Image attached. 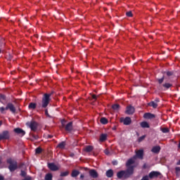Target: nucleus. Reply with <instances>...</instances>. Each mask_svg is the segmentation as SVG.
<instances>
[{"label":"nucleus","instance_id":"1","mask_svg":"<svg viewBox=\"0 0 180 180\" xmlns=\"http://www.w3.org/2000/svg\"><path fill=\"white\" fill-rule=\"evenodd\" d=\"M135 162L136 156L129 159L126 162L127 169L121 170L117 173L118 179H129V178H131L134 174V169L136 168V165H133Z\"/></svg>","mask_w":180,"mask_h":180},{"label":"nucleus","instance_id":"3","mask_svg":"<svg viewBox=\"0 0 180 180\" xmlns=\"http://www.w3.org/2000/svg\"><path fill=\"white\" fill-rule=\"evenodd\" d=\"M7 164H9L8 168L10 172H15L18 169V162L12 159L7 160Z\"/></svg>","mask_w":180,"mask_h":180},{"label":"nucleus","instance_id":"43","mask_svg":"<svg viewBox=\"0 0 180 180\" xmlns=\"http://www.w3.org/2000/svg\"><path fill=\"white\" fill-rule=\"evenodd\" d=\"M175 171H176V172H180V167H175Z\"/></svg>","mask_w":180,"mask_h":180},{"label":"nucleus","instance_id":"49","mask_svg":"<svg viewBox=\"0 0 180 180\" xmlns=\"http://www.w3.org/2000/svg\"><path fill=\"white\" fill-rule=\"evenodd\" d=\"M74 153H71L70 155V157H74Z\"/></svg>","mask_w":180,"mask_h":180},{"label":"nucleus","instance_id":"32","mask_svg":"<svg viewBox=\"0 0 180 180\" xmlns=\"http://www.w3.org/2000/svg\"><path fill=\"white\" fill-rule=\"evenodd\" d=\"M146 135H143L142 136H140L138 139V142L139 143H141V141H143L144 140V139H146Z\"/></svg>","mask_w":180,"mask_h":180},{"label":"nucleus","instance_id":"12","mask_svg":"<svg viewBox=\"0 0 180 180\" xmlns=\"http://www.w3.org/2000/svg\"><path fill=\"white\" fill-rule=\"evenodd\" d=\"M136 155L139 160H143L144 158V150L143 149L139 150L136 151Z\"/></svg>","mask_w":180,"mask_h":180},{"label":"nucleus","instance_id":"51","mask_svg":"<svg viewBox=\"0 0 180 180\" xmlns=\"http://www.w3.org/2000/svg\"><path fill=\"white\" fill-rule=\"evenodd\" d=\"M2 126V121H0V127Z\"/></svg>","mask_w":180,"mask_h":180},{"label":"nucleus","instance_id":"34","mask_svg":"<svg viewBox=\"0 0 180 180\" xmlns=\"http://www.w3.org/2000/svg\"><path fill=\"white\" fill-rule=\"evenodd\" d=\"M164 79H165L164 76L160 79H158V84H160V85H161V84H162V82H164Z\"/></svg>","mask_w":180,"mask_h":180},{"label":"nucleus","instance_id":"11","mask_svg":"<svg viewBox=\"0 0 180 180\" xmlns=\"http://www.w3.org/2000/svg\"><path fill=\"white\" fill-rule=\"evenodd\" d=\"M89 176L94 179H96V178H98V176H99L98 172H96V170H95L94 169H90L89 172Z\"/></svg>","mask_w":180,"mask_h":180},{"label":"nucleus","instance_id":"30","mask_svg":"<svg viewBox=\"0 0 180 180\" xmlns=\"http://www.w3.org/2000/svg\"><path fill=\"white\" fill-rule=\"evenodd\" d=\"M98 98H99L98 96H96L95 94H92L91 98H90V101L94 100V101H98Z\"/></svg>","mask_w":180,"mask_h":180},{"label":"nucleus","instance_id":"20","mask_svg":"<svg viewBox=\"0 0 180 180\" xmlns=\"http://www.w3.org/2000/svg\"><path fill=\"white\" fill-rule=\"evenodd\" d=\"M78 175H79V172L78 170L74 169L72 171V173H71L72 178H77Z\"/></svg>","mask_w":180,"mask_h":180},{"label":"nucleus","instance_id":"39","mask_svg":"<svg viewBox=\"0 0 180 180\" xmlns=\"http://www.w3.org/2000/svg\"><path fill=\"white\" fill-rule=\"evenodd\" d=\"M166 74H167V77H172V75H174V72H169V71L167 72Z\"/></svg>","mask_w":180,"mask_h":180},{"label":"nucleus","instance_id":"31","mask_svg":"<svg viewBox=\"0 0 180 180\" xmlns=\"http://www.w3.org/2000/svg\"><path fill=\"white\" fill-rule=\"evenodd\" d=\"M70 172L68 171L60 172V176H68Z\"/></svg>","mask_w":180,"mask_h":180},{"label":"nucleus","instance_id":"54","mask_svg":"<svg viewBox=\"0 0 180 180\" xmlns=\"http://www.w3.org/2000/svg\"><path fill=\"white\" fill-rule=\"evenodd\" d=\"M0 53H1V49H0Z\"/></svg>","mask_w":180,"mask_h":180},{"label":"nucleus","instance_id":"14","mask_svg":"<svg viewBox=\"0 0 180 180\" xmlns=\"http://www.w3.org/2000/svg\"><path fill=\"white\" fill-rule=\"evenodd\" d=\"M172 86V84L170 83H165L162 86H160V89H163V91H166V89H169Z\"/></svg>","mask_w":180,"mask_h":180},{"label":"nucleus","instance_id":"35","mask_svg":"<svg viewBox=\"0 0 180 180\" xmlns=\"http://www.w3.org/2000/svg\"><path fill=\"white\" fill-rule=\"evenodd\" d=\"M126 15L128 18H131L133 16V13H131V11L127 12Z\"/></svg>","mask_w":180,"mask_h":180},{"label":"nucleus","instance_id":"8","mask_svg":"<svg viewBox=\"0 0 180 180\" xmlns=\"http://www.w3.org/2000/svg\"><path fill=\"white\" fill-rule=\"evenodd\" d=\"M120 122H123V124L125 126H129V124H130L131 123V118H130V117H127L125 118H120Z\"/></svg>","mask_w":180,"mask_h":180},{"label":"nucleus","instance_id":"5","mask_svg":"<svg viewBox=\"0 0 180 180\" xmlns=\"http://www.w3.org/2000/svg\"><path fill=\"white\" fill-rule=\"evenodd\" d=\"M148 176L149 179H153V178H158V176L162 178V174H161V172H160L153 171L149 173Z\"/></svg>","mask_w":180,"mask_h":180},{"label":"nucleus","instance_id":"16","mask_svg":"<svg viewBox=\"0 0 180 180\" xmlns=\"http://www.w3.org/2000/svg\"><path fill=\"white\" fill-rule=\"evenodd\" d=\"M143 117L144 119H154V117H155V115L152 114L150 112H146L143 115Z\"/></svg>","mask_w":180,"mask_h":180},{"label":"nucleus","instance_id":"10","mask_svg":"<svg viewBox=\"0 0 180 180\" xmlns=\"http://www.w3.org/2000/svg\"><path fill=\"white\" fill-rule=\"evenodd\" d=\"M8 109H9V110H11V112H12V113H16V108H15V105H13V103H8L6 107V110H8Z\"/></svg>","mask_w":180,"mask_h":180},{"label":"nucleus","instance_id":"9","mask_svg":"<svg viewBox=\"0 0 180 180\" xmlns=\"http://www.w3.org/2000/svg\"><path fill=\"white\" fill-rule=\"evenodd\" d=\"M134 112H136V109L134 108V107H133L131 105H128L127 107L125 113H127V115H133L134 113Z\"/></svg>","mask_w":180,"mask_h":180},{"label":"nucleus","instance_id":"26","mask_svg":"<svg viewBox=\"0 0 180 180\" xmlns=\"http://www.w3.org/2000/svg\"><path fill=\"white\" fill-rule=\"evenodd\" d=\"M94 150V146H87L85 148L86 153H91Z\"/></svg>","mask_w":180,"mask_h":180},{"label":"nucleus","instance_id":"19","mask_svg":"<svg viewBox=\"0 0 180 180\" xmlns=\"http://www.w3.org/2000/svg\"><path fill=\"white\" fill-rule=\"evenodd\" d=\"M141 127L143 129H150V124H148V122L143 121L141 122Z\"/></svg>","mask_w":180,"mask_h":180},{"label":"nucleus","instance_id":"7","mask_svg":"<svg viewBox=\"0 0 180 180\" xmlns=\"http://www.w3.org/2000/svg\"><path fill=\"white\" fill-rule=\"evenodd\" d=\"M10 137L9 131H4L1 134H0V141L1 140H9Z\"/></svg>","mask_w":180,"mask_h":180},{"label":"nucleus","instance_id":"22","mask_svg":"<svg viewBox=\"0 0 180 180\" xmlns=\"http://www.w3.org/2000/svg\"><path fill=\"white\" fill-rule=\"evenodd\" d=\"M112 109H113L115 112H119V110H120V105L114 104L112 105Z\"/></svg>","mask_w":180,"mask_h":180},{"label":"nucleus","instance_id":"23","mask_svg":"<svg viewBox=\"0 0 180 180\" xmlns=\"http://www.w3.org/2000/svg\"><path fill=\"white\" fill-rule=\"evenodd\" d=\"M148 106H151L152 108H153V109H157V108L158 107V104H157L155 101H151L148 103Z\"/></svg>","mask_w":180,"mask_h":180},{"label":"nucleus","instance_id":"41","mask_svg":"<svg viewBox=\"0 0 180 180\" xmlns=\"http://www.w3.org/2000/svg\"><path fill=\"white\" fill-rule=\"evenodd\" d=\"M45 115L48 117H51L50 115L49 114V110H47V109L45 110Z\"/></svg>","mask_w":180,"mask_h":180},{"label":"nucleus","instance_id":"36","mask_svg":"<svg viewBox=\"0 0 180 180\" xmlns=\"http://www.w3.org/2000/svg\"><path fill=\"white\" fill-rule=\"evenodd\" d=\"M162 133H169V129L168 128L162 129Z\"/></svg>","mask_w":180,"mask_h":180},{"label":"nucleus","instance_id":"52","mask_svg":"<svg viewBox=\"0 0 180 180\" xmlns=\"http://www.w3.org/2000/svg\"><path fill=\"white\" fill-rule=\"evenodd\" d=\"M105 153L106 155H108V154H109V153H108L107 151H105Z\"/></svg>","mask_w":180,"mask_h":180},{"label":"nucleus","instance_id":"29","mask_svg":"<svg viewBox=\"0 0 180 180\" xmlns=\"http://www.w3.org/2000/svg\"><path fill=\"white\" fill-rule=\"evenodd\" d=\"M20 175L22 178H26V176H27V173L25 170H21V172H20Z\"/></svg>","mask_w":180,"mask_h":180},{"label":"nucleus","instance_id":"6","mask_svg":"<svg viewBox=\"0 0 180 180\" xmlns=\"http://www.w3.org/2000/svg\"><path fill=\"white\" fill-rule=\"evenodd\" d=\"M32 131H37V127H39V124L36 121H31L30 124H27Z\"/></svg>","mask_w":180,"mask_h":180},{"label":"nucleus","instance_id":"42","mask_svg":"<svg viewBox=\"0 0 180 180\" xmlns=\"http://www.w3.org/2000/svg\"><path fill=\"white\" fill-rule=\"evenodd\" d=\"M4 110H6V108H4V107L0 108V111L1 112V113H4Z\"/></svg>","mask_w":180,"mask_h":180},{"label":"nucleus","instance_id":"13","mask_svg":"<svg viewBox=\"0 0 180 180\" xmlns=\"http://www.w3.org/2000/svg\"><path fill=\"white\" fill-rule=\"evenodd\" d=\"M14 131L16 133V134H20V136H21L22 137H23V136L26 134V131L20 128L14 129Z\"/></svg>","mask_w":180,"mask_h":180},{"label":"nucleus","instance_id":"17","mask_svg":"<svg viewBox=\"0 0 180 180\" xmlns=\"http://www.w3.org/2000/svg\"><path fill=\"white\" fill-rule=\"evenodd\" d=\"M160 151H161V147L160 146H154L151 149V152L154 153V154H158V153H160Z\"/></svg>","mask_w":180,"mask_h":180},{"label":"nucleus","instance_id":"28","mask_svg":"<svg viewBox=\"0 0 180 180\" xmlns=\"http://www.w3.org/2000/svg\"><path fill=\"white\" fill-rule=\"evenodd\" d=\"M101 123L102 124H108V119H106L105 117L101 118Z\"/></svg>","mask_w":180,"mask_h":180},{"label":"nucleus","instance_id":"27","mask_svg":"<svg viewBox=\"0 0 180 180\" xmlns=\"http://www.w3.org/2000/svg\"><path fill=\"white\" fill-rule=\"evenodd\" d=\"M45 180H53V174L48 173L45 176Z\"/></svg>","mask_w":180,"mask_h":180},{"label":"nucleus","instance_id":"4","mask_svg":"<svg viewBox=\"0 0 180 180\" xmlns=\"http://www.w3.org/2000/svg\"><path fill=\"white\" fill-rule=\"evenodd\" d=\"M62 127H65L66 131H72V122H70L65 125V120L61 121Z\"/></svg>","mask_w":180,"mask_h":180},{"label":"nucleus","instance_id":"38","mask_svg":"<svg viewBox=\"0 0 180 180\" xmlns=\"http://www.w3.org/2000/svg\"><path fill=\"white\" fill-rule=\"evenodd\" d=\"M5 99H6V96L4 94H0V100L5 101Z\"/></svg>","mask_w":180,"mask_h":180},{"label":"nucleus","instance_id":"53","mask_svg":"<svg viewBox=\"0 0 180 180\" xmlns=\"http://www.w3.org/2000/svg\"><path fill=\"white\" fill-rule=\"evenodd\" d=\"M58 180H63V179H59Z\"/></svg>","mask_w":180,"mask_h":180},{"label":"nucleus","instance_id":"46","mask_svg":"<svg viewBox=\"0 0 180 180\" xmlns=\"http://www.w3.org/2000/svg\"><path fill=\"white\" fill-rule=\"evenodd\" d=\"M5 177L4 176L0 175V180H4Z\"/></svg>","mask_w":180,"mask_h":180},{"label":"nucleus","instance_id":"21","mask_svg":"<svg viewBox=\"0 0 180 180\" xmlns=\"http://www.w3.org/2000/svg\"><path fill=\"white\" fill-rule=\"evenodd\" d=\"M105 175L107 178H112V176H113V169H108L106 172Z\"/></svg>","mask_w":180,"mask_h":180},{"label":"nucleus","instance_id":"47","mask_svg":"<svg viewBox=\"0 0 180 180\" xmlns=\"http://www.w3.org/2000/svg\"><path fill=\"white\" fill-rule=\"evenodd\" d=\"M48 138H49V139H53V136H52V135H49V136H48Z\"/></svg>","mask_w":180,"mask_h":180},{"label":"nucleus","instance_id":"44","mask_svg":"<svg viewBox=\"0 0 180 180\" xmlns=\"http://www.w3.org/2000/svg\"><path fill=\"white\" fill-rule=\"evenodd\" d=\"M112 165H117V161H113Z\"/></svg>","mask_w":180,"mask_h":180},{"label":"nucleus","instance_id":"50","mask_svg":"<svg viewBox=\"0 0 180 180\" xmlns=\"http://www.w3.org/2000/svg\"><path fill=\"white\" fill-rule=\"evenodd\" d=\"M0 164H2V158H0Z\"/></svg>","mask_w":180,"mask_h":180},{"label":"nucleus","instance_id":"40","mask_svg":"<svg viewBox=\"0 0 180 180\" xmlns=\"http://www.w3.org/2000/svg\"><path fill=\"white\" fill-rule=\"evenodd\" d=\"M141 180H150L148 175L143 176Z\"/></svg>","mask_w":180,"mask_h":180},{"label":"nucleus","instance_id":"48","mask_svg":"<svg viewBox=\"0 0 180 180\" xmlns=\"http://www.w3.org/2000/svg\"><path fill=\"white\" fill-rule=\"evenodd\" d=\"M155 102H160V99L159 98H155Z\"/></svg>","mask_w":180,"mask_h":180},{"label":"nucleus","instance_id":"18","mask_svg":"<svg viewBox=\"0 0 180 180\" xmlns=\"http://www.w3.org/2000/svg\"><path fill=\"white\" fill-rule=\"evenodd\" d=\"M107 139H108V134H102L100 136L99 141H101V143H103V141H106Z\"/></svg>","mask_w":180,"mask_h":180},{"label":"nucleus","instance_id":"25","mask_svg":"<svg viewBox=\"0 0 180 180\" xmlns=\"http://www.w3.org/2000/svg\"><path fill=\"white\" fill-rule=\"evenodd\" d=\"M57 148H60L61 150H64V148H65V142L63 141V142L60 143L57 146Z\"/></svg>","mask_w":180,"mask_h":180},{"label":"nucleus","instance_id":"45","mask_svg":"<svg viewBox=\"0 0 180 180\" xmlns=\"http://www.w3.org/2000/svg\"><path fill=\"white\" fill-rule=\"evenodd\" d=\"M84 177H85V176H84V174L80 175V179H84Z\"/></svg>","mask_w":180,"mask_h":180},{"label":"nucleus","instance_id":"24","mask_svg":"<svg viewBox=\"0 0 180 180\" xmlns=\"http://www.w3.org/2000/svg\"><path fill=\"white\" fill-rule=\"evenodd\" d=\"M37 106V104H36V103H30L28 105V108L34 110V109H36Z\"/></svg>","mask_w":180,"mask_h":180},{"label":"nucleus","instance_id":"33","mask_svg":"<svg viewBox=\"0 0 180 180\" xmlns=\"http://www.w3.org/2000/svg\"><path fill=\"white\" fill-rule=\"evenodd\" d=\"M41 151H42V150H41V148H40V147L37 148L35 149L36 154H40V153H41Z\"/></svg>","mask_w":180,"mask_h":180},{"label":"nucleus","instance_id":"37","mask_svg":"<svg viewBox=\"0 0 180 180\" xmlns=\"http://www.w3.org/2000/svg\"><path fill=\"white\" fill-rule=\"evenodd\" d=\"M31 136L34 140H37L39 139V136L35 135L34 134H32Z\"/></svg>","mask_w":180,"mask_h":180},{"label":"nucleus","instance_id":"15","mask_svg":"<svg viewBox=\"0 0 180 180\" xmlns=\"http://www.w3.org/2000/svg\"><path fill=\"white\" fill-rule=\"evenodd\" d=\"M48 168H49L51 171H58V167H57L54 163H49Z\"/></svg>","mask_w":180,"mask_h":180},{"label":"nucleus","instance_id":"2","mask_svg":"<svg viewBox=\"0 0 180 180\" xmlns=\"http://www.w3.org/2000/svg\"><path fill=\"white\" fill-rule=\"evenodd\" d=\"M50 96H51V94H44L42 97L41 104L39 103L38 105V108L46 109V108L49 106V103H50V101H51V98H50Z\"/></svg>","mask_w":180,"mask_h":180}]
</instances>
